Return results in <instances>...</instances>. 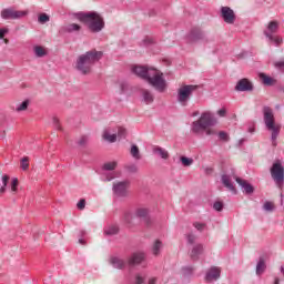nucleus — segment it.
I'll use <instances>...</instances> for the list:
<instances>
[{
  "label": "nucleus",
  "instance_id": "63",
  "mask_svg": "<svg viewBox=\"0 0 284 284\" xmlns=\"http://www.w3.org/2000/svg\"><path fill=\"white\" fill-rule=\"evenodd\" d=\"M150 17H154V13H150Z\"/></svg>",
  "mask_w": 284,
  "mask_h": 284
},
{
  "label": "nucleus",
  "instance_id": "18",
  "mask_svg": "<svg viewBox=\"0 0 284 284\" xmlns=\"http://www.w3.org/2000/svg\"><path fill=\"white\" fill-rule=\"evenodd\" d=\"M201 254H203V244H196L191 251V260L199 261V256H201Z\"/></svg>",
  "mask_w": 284,
  "mask_h": 284
},
{
  "label": "nucleus",
  "instance_id": "38",
  "mask_svg": "<svg viewBox=\"0 0 284 284\" xmlns=\"http://www.w3.org/2000/svg\"><path fill=\"white\" fill-rule=\"evenodd\" d=\"M38 21L39 23L43 24V23H48V21H50V16H48V13H41L38 17Z\"/></svg>",
  "mask_w": 284,
  "mask_h": 284
},
{
  "label": "nucleus",
  "instance_id": "43",
  "mask_svg": "<svg viewBox=\"0 0 284 284\" xmlns=\"http://www.w3.org/2000/svg\"><path fill=\"white\" fill-rule=\"evenodd\" d=\"M118 136L119 139H125V136H128V131L125 130V128H119L118 129Z\"/></svg>",
  "mask_w": 284,
  "mask_h": 284
},
{
  "label": "nucleus",
  "instance_id": "7",
  "mask_svg": "<svg viewBox=\"0 0 284 284\" xmlns=\"http://www.w3.org/2000/svg\"><path fill=\"white\" fill-rule=\"evenodd\" d=\"M271 176L273 181L276 183V185H282L284 183V168L281 161H276L273 163L271 168Z\"/></svg>",
  "mask_w": 284,
  "mask_h": 284
},
{
  "label": "nucleus",
  "instance_id": "55",
  "mask_svg": "<svg viewBox=\"0 0 284 284\" xmlns=\"http://www.w3.org/2000/svg\"><path fill=\"white\" fill-rule=\"evenodd\" d=\"M144 282H145V280L141 275L135 276L136 284H143Z\"/></svg>",
  "mask_w": 284,
  "mask_h": 284
},
{
  "label": "nucleus",
  "instance_id": "31",
  "mask_svg": "<svg viewBox=\"0 0 284 284\" xmlns=\"http://www.w3.org/2000/svg\"><path fill=\"white\" fill-rule=\"evenodd\" d=\"M9 181H10V175L2 176V186L0 187V194H6V187H8Z\"/></svg>",
  "mask_w": 284,
  "mask_h": 284
},
{
  "label": "nucleus",
  "instance_id": "51",
  "mask_svg": "<svg viewBox=\"0 0 284 284\" xmlns=\"http://www.w3.org/2000/svg\"><path fill=\"white\" fill-rule=\"evenodd\" d=\"M120 90H121V94H123V92H125V90H128V83L121 82L120 83Z\"/></svg>",
  "mask_w": 284,
  "mask_h": 284
},
{
  "label": "nucleus",
  "instance_id": "6",
  "mask_svg": "<svg viewBox=\"0 0 284 284\" xmlns=\"http://www.w3.org/2000/svg\"><path fill=\"white\" fill-rule=\"evenodd\" d=\"M199 90L197 85L194 84H184L178 90V101L181 105H187V101H190V97H192L193 92Z\"/></svg>",
  "mask_w": 284,
  "mask_h": 284
},
{
  "label": "nucleus",
  "instance_id": "50",
  "mask_svg": "<svg viewBox=\"0 0 284 284\" xmlns=\"http://www.w3.org/2000/svg\"><path fill=\"white\" fill-rule=\"evenodd\" d=\"M85 143H88V136L83 135L80 138L79 142H78V145H85Z\"/></svg>",
  "mask_w": 284,
  "mask_h": 284
},
{
  "label": "nucleus",
  "instance_id": "36",
  "mask_svg": "<svg viewBox=\"0 0 284 284\" xmlns=\"http://www.w3.org/2000/svg\"><path fill=\"white\" fill-rule=\"evenodd\" d=\"M30 168V158L24 156L21 159V170H23V172L28 171V169Z\"/></svg>",
  "mask_w": 284,
  "mask_h": 284
},
{
  "label": "nucleus",
  "instance_id": "24",
  "mask_svg": "<svg viewBox=\"0 0 284 284\" xmlns=\"http://www.w3.org/2000/svg\"><path fill=\"white\" fill-rule=\"evenodd\" d=\"M105 236H115V234H119V226L118 225H111L104 229Z\"/></svg>",
  "mask_w": 284,
  "mask_h": 284
},
{
  "label": "nucleus",
  "instance_id": "29",
  "mask_svg": "<svg viewBox=\"0 0 284 284\" xmlns=\"http://www.w3.org/2000/svg\"><path fill=\"white\" fill-rule=\"evenodd\" d=\"M131 156H133V159H135L136 161H140L141 159L139 146H136L135 144L131 146Z\"/></svg>",
  "mask_w": 284,
  "mask_h": 284
},
{
  "label": "nucleus",
  "instance_id": "2",
  "mask_svg": "<svg viewBox=\"0 0 284 284\" xmlns=\"http://www.w3.org/2000/svg\"><path fill=\"white\" fill-rule=\"evenodd\" d=\"M103 59V51H98L97 49H92L91 51H87L83 54H80L75 62V70L81 72V74H91L92 67L94 63H99L100 60Z\"/></svg>",
  "mask_w": 284,
  "mask_h": 284
},
{
  "label": "nucleus",
  "instance_id": "4",
  "mask_svg": "<svg viewBox=\"0 0 284 284\" xmlns=\"http://www.w3.org/2000/svg\"><path fill=\"white\" fill-rule=\"evenodd\" d=\"M263 114H264L265 125H266L267 130H270V132H272L271 141L273 143V146L276 148V139H278V134H281V125L275 124L274 111H272V108L264 106Z\"/></svg>",
  "mask_w": 284,
  "mask_h": 284
},
{
  "label": "nucleus",
  "instance_id": "27",
  "mask_svg": "<svg viewBox=\"0 0 284 284\" xmlns=\"http://www.w3.org/2000/svg\"><path fill=\"white\" fill-rule=\"evenodd\" d=\"M216 136H217L219 141H222V143H229V141H230V134L225 131H219L216 133Z\"/></svg>",
  "mask_w": 284,
  "mask_h": 284
},
{
  "label": "nucleus",
  "instance_id": "40",
  "mask_svg": "<svg viewBox=\"0 0 284 284\" xmlns=\"http://www.w3.org/2000/svg\"><path fill=\"white\" fill-rule=\"evenodd\" d=\"M263 210H265V212H274V203L266 201L263 205Z\"/></svg>",
  "mask_w": 284,
  "mask_h": 284
},
{
  "label": "nucleus",
  "instance_id": "32",
  "mask_svg": "<svg viewBox=\"0 0 284 284\" xmlns=\"http://www.w3.org/2000/svg\"><path fill=\"white\" fill-rule=\"evenodd\" d=\"M103 139L109 143H116V134H110L108 131L103 133Z\"/></svg>",
  "mask_w": 284,
  "mask_h": 284
},
{
  "label": "nucleus",
  "instance_id": "5",
  "mask_svg": "<svg viewBox=\"0 0 284 284\" xmlns=\"http://www.w3.org/2000/svg\"><path fill=\"white\" fill-rule=\"evenodd\" d=\"M214 125H216V119L211 113L204 112L197 121L192 123V132H194V134H199L201 130H207V128H212Z\"/></svg>",
  "mask_w": 284,
  "mask_h": 284
},
{
  "label": "nucleus",
  "instance_id": "28",
  "mask_svg": "<svg viewBox=\"0 0 284 284\" xmlns=\"http://www.w3.org/2000/svg\"><path fill=\"white\" fill-rule=\"evenodd\" d=\"M267 32L268 34H274L278 31V22L277 21H271L267 26Z\"/></svg>",
  "mask_w": 284,
  "mask_h": 284
},
{
  "label": "nucleus",
  "instance_id": "47",
  "mask_svg": "<svg viewBox=\"0 0 284 284\" xmlns=\"http://www.w3.org/2000/svg\"><path fill=\"white\" fill-rule=\"evenodd\" d=\"M77 207H78V210H85V199H81V200L77 203Z\"/></svg>",
  "mask_w": 284,
  "mask_h": 284
},
{
  "label": "nucleus",
  "instance_id": "42",
  "mask_svg": "<svg viewBox=\"0 0 284 284\" xmlns=\"http://www.w3.org/2000/svg\"><path fill=\"white\" fill-rule=\"evenodd\" d=\"M213 210H215V212H223V202L221 201L214 202Z\"/></svg>",
  "mask_w": 284,
  "mask_h": 284
},
{
  "label": "nucleus",
  "instance_id": "35",
  "mask_svg": "<svg viewBox=\"0 0 284 284\" xmlns=\"http://www.w3.org/2000/svg\"><path fill=\"white\" fill-rule=\"evenodd\" d=\"M260 77L265 85H272V83H274V79L265 73H261Z\"/></svg>",
  "mask_w": 284,
  "mask_h": 284
},
{
  "label": "nucleus",
  "instance_id": "34",
  "mask_svg": "<svg viewBox=\"0 0 284 284\" xmlns=\"http://www.w3.org/2000/svg\"><path fill=\"white\" fill-rule=\"evenodd\" d=\"M124 170H126L129 174H136L139 172V166H136V164H126Z\"/></svg>",
  "mask_w": 284,
  "mask_h": 284
},
{
  "label": "nucleus",
  "instance_id": "54",
  "mask_svg": "<svg viewBox=\"0 0 284 284\" xmlns=\"http://www.w3.org/2000/svg\"><path fill=\"white\" fill-rule=\"evenodd\" d=\"M143 43H144V45H150V44L154 43V39H152V38H145V39L143 40Z\"/></svg>",
  "mask_w": 284,
  "mask_h": 284
},
{
  "label": "nucleus",
  "instance_id": "45",
  "mask_svg": "<svg viewBox=\"0 0 284 284\" xmlns=\"http://www.w3.org/2000/svg\"><path fill=\"white\" fill-rule=\"evenodd\" d=\"M132 219H134V216H132L131 213L124 214V223H126L128 225H132Z\"/></svg>",
  "mask_w": 284,
  "mask_h": 284
},
{
  "label": "nucleus",
  "instance_id": "26",
  "mask_svg": "<svg viewBox=\"0 0 284 284\" xmlns=\"http://www.w3.org/2000/svg\"><path fill=\"white\" fill-rule=\"evenodd\" d=\"M264 34L267 39H270V41H273L275 43V45H281V43H283V39L278 38V37H274L272 33L264 31Z\"/></svg>",
  "mask_w": 284,
  "mask_h": 284
},
{
  "label": "nucleus",
  "instance_id": "1",
  "mask_svg": "<svg viewBox=\"0 0 284 284\" xmlns=\"http://www.w3.org/2000/svg\"><path fill=\"white\" fill-rule=\"evenodd\" d=\"M132 72L143 81H146V83L154 88L156 92L163 93L168 90V81H165L163 72L156 68L149 65H134L132 68Z\"/></svg>",
  "mask_w": 284,
  "mask_h": 284
},
{
  "label": "nucleus",
  "instance_id": "21",
  "mask_svg": "<svg viewBox=\"0 0 284 284\" xmlns=\"http://www.w3.org/2000/svg\"><path fill=\"white\" fill-rule=\"evenodd\" d=\"M267 270V265L265 264V257L261 256L256 264V274L261 276Z\"/></svg>",
  "mask_w": 284,
  "mask_h": 284
},
{
  "label": "nucleus",
  "instance_id": "52",
  "mask_svg": "<svg viewBox=\"0 0 284 284\" xmlns=\"http://www.w3.org/2000/svg\"><path fill=\"white\" fill-rule=\"evenodd\" d=\"M53 125L55 130H61V124L59 123V120L57 118H53Z\"/></svg>",
  "mask_w": 284,
  "mask_h": 284
},
{
  "label": "nucleus",
  "instance_id": "39",
  "mask_svg": "<svg viewBox=\"0 0 284 284\" xmlns=\"http://www.w3.org/2000/svg\"><path fill=\"white\" fill-rule=\"evenodd\" d=\"M34 52H36V55L39 58L45 57L47 54L45 49H43V47H36Z\"/></svg>",
  "mask_w": 284,
  "mask_h": 284
},
{
  "label": "nucleus",
  "instance_id": "33",
  "mask_svg": "<svg viewBox=\"0 0 284 284\" xmlns=\"http://www.w3.org/2000/svg\"><path fill=\"white\" fill-rule=\"evenodd\" d=\"M28 105H30V100H24L16 108V112H26V110H28Z\"/></svg>",
  "mask_w": 284,
  "mask_h": 284
},
{
  "label": "nucleus",
  "instance_id": "60",
  "mask_svg": "<svg viewBox=\"0 0 284 284\" xmlns=\"http://www.w3.org/2000/svg\"><path fill=\"white\" fill-rule=\"evenodd\" d=\"M197 114H199V111L194 112V113H193V116H197Z\"/></svg>",
  "mask_w": 284,
  "mask_h": 284
},
{
  "label": "nucleus",
  "instance_id": "15",
  "mask_svg": "<svg viewBox=\"0 0 284 284\" xmlns=\"http://www.w3.org/2000/svg\"><path fill=\"white\" fill-rule=\"evenodd\" d=\"M235 181L242 187L244 194H254V186L247 180L236 178Z\"/></svg>",
  "mask_w": 284,
  "mask_h": 284
},
{
  "label": "nucleus",
  "instance_id": "64",
  "mask_svg": "<svg viewBox=\"0 0 284 284\" xmlns=\"http://www.w3.org/2000/svg\"><path fill=\"white\" fill-rule=\"evenodd\" d=\"M6 43H8V40H4Z\"/></svg>",
  "mask_w": 284,
  "mask_h": 284
},
{
  "label": "nucleus",
  "instance_id": "10",
  "mask_svg": "<svg viewBox=\"0 0 284 284\" xmlns=\"http://www.w3.org/2000/svg\"><path fill=\"white\" fill-rule=\"evenodd\" d=\"M128 187H130V181H122L113 184V193L115 196H128Z\"/></svg>",
  "mask_w": 284,
  "mask_h": 284
},
{
  "label": "nucleus",
  "instance_id": "8",
  "mask_svg": "<svg viewBox=\"0 0 284 284\" xmlns=\"http://www.w3.org/2000/svg\"><path fill=\"white\" fill-rule=\"evenodd\" d=\"M1 17L4 20H17L23 19V17H28V11H19L14 8H7L1 11Z\"/></svg>",
  "mask_w": 284,
  "mask_h": 284
},
{
  "label": "nucleus",
  "instance_id": "41",
  "mask_svg": "<svg viewBox=\"0 0 284 284\" xmlns=\"http://www.w3.org/2000/svg\"><path fill=\"white\" fill-rule=\"evenodd\" d=\"M18 187H19V179L14 178L12 179V182H11V192L17 194Z\"/></svg>",
  "mask_w": 284,
  "mask_h": 284
},
{
  "label": "nucleus",
  "instance_id": "22",
  "mask_svg": "<svg viewBox=\"0 0 284 284\" xmlns=\"http://www.w3.org/2000/svg\"><path fill=\"white\" fill-rule=\"evenodd\" d=\"M161 250H163V242H161V240H155L152 246L153 256H159V254H161Z\"/></svg>",
  "mask_w": 284,
  "mask_h": 284
},
{
  "label": "nucleus",
  "instance_id": "19",
  "mask_svg": "<svg viewBox=\"0 0 284 284\" xmlns=\"http://www.w3.org/2000/svg\"><path fill=\"white\" fill-rule=\"evenodd\" d=\"M142 99L146 105H150V103H154V94L151 93L148 89L141 90Z\"/></svg>",
  "mask_w": 284,
  "mask_h": 284
},
{
  "label": "nucleus",
  "instance_id": "56",
  "mask_svg": "<svg viewBox=\"0 0 284 284\" xmlns=\"http://www.w3.org/2000/svg\"><path fill=\"white\" fill-rule=\"evenodd\" d=\"M217 114H219V116H225V114H227V110H225V109H220V110L217 111Z\"/></svg>",
  "mask_w": 284,
  "mask_h": 284
},
{
  "label": "nucleus",
  "instance_id": "57",
  "mask_svg": "<svg viewBox=\"0 0 284 284\" xmlns=\"http://www.w3.org/2000/svg\"><path fill=\"white\" fill-rule=\"evenodd\" d=\"M148 284H156V277H153V278L149 280Z\"/></svg>",
  "mask_w": 284,
  "mask_h": 284
},
{
  "label": "nucleus",
  "instance_id": "11",
  "mask_svg": "<svg viewBox=\"0 0 284 284\" xmlns=\"http://www.w3.org/2000/svg\"><path fill=\"white\" fill-rule=\"evenodd\" d=\"M221 18L224 23L232 26L234 21H236V13H234V10L230 7H221Z\"/></svg>",
  "mask_w": 284,
  "mask_h": 284
},
{
  "label": "nucleus",
  "instance_id": "30",
  "mask_svg": "<svg viewBox=\"0 0 284 284\" xmlns=\"http://www.w3.org/2000/svg\"><path fill=\"white\" fill-rule=\"evenodd\" d=\"M116 162H106L103 164L102 170H105L106 172H112V170H116Z\"/></svg>",
  "mask_w": 284,
  "mask_h": 284
},
{
  "label": "nucleus",
  "instance_id": "14",
  "mask_svg": "<svg viewBox=\"0 0 284 284\" xmlns=\"http://www.w3.org/2000/svg\"><path fill=\"white\" fill-rule=\"evenodd\" d=\"M145 258L146 255L144 252H134L128 258V265H130L131 267H134V265H141L143 261H145Z\"/></svg>",
  "mask_w": 284,
  "mask_h": 284
},
{
  "label": "nucleus",
  "instance_id": "61",
  "mask_svg": "<svg viewBox=\"0 0 284 284\" xmlns=\"http://www.w3.org/2000/svg\"><path fill=\"white\" fill-rule=\"evenodd\" d=\"M80 234H81V236H84V234H85V231H81V233H80Z\"/></svg>",
  "mask_w": 284,
  "mask_h": 284
},
{
  "label": "nucleus",
  "instance_id": "53",
  "mask_svg": "<svg viewBox=\"0 0 284 284\" xmlns=\"http://www.w3.org/2000/svg\"><path fill=\"white\" fill-rule=\"evenodd\" d=\"M8 32H10V31L6 28L0 29V39H3V37H6V34H8Z\"/></svg>",
  "mask_w": 284,
  "mask_h": 284
},
{
  "label": "nucleus",
  "instance_id": "46",
  "mask_svg": "<svg viewBox=\"0 0 284 284\" xmlns=\"http://www.w3.org/2000/svg\"><path fill=\"white\" fill-rule=\"evenodd\" d=\"M182 272L184 273L185 276H190L194 272V267L192 266H185L182 268Z\"/></svg>",
  "mask_w": 284,
  "mask_h": 284
},
{
  "label": "nucleus",
  "instance_id": "25",
  "mask_svg": "<svg viewBox=\"0 0 284 284\" xmlns=\"http://www.w3.org/2000/svg\"><path fill=\"white\" fill-rule=\"evenodd\" d=\"M153 152H154V154H159L161 156V159H170V153H168V151H165L161 146L154 148Z\"/></svg>",
  "mask_w": 284,
  "mask_h": 284
},
{
  "label": "nucleus",
  "instance_id": "16",
  "mask_svg": "<svg viewBox=\"0 0 284 284\" xmlns=\"http://www.w3.org/2000/svg\"><path fill=\"white\" fill-rule=\"evenodd\" d=\"M135 217L141 219L146 225H151L150 215L148 209H138L135 211Z\"/></svg>",
  "mask_w": 284,
  "mask_h": 284
},
{
  "label": "nucleus",
  "instance_id": "17",
  "mask_svg": "<svg viewBox=\"0 0 284 284\" xmlns=\"http://www.w3.org/2000/svg\"><path fill=\"white\" fill-rule=\"evenodd\" d=\"M109 263L115 270H125V262L123 258H120L118 256H111Z\"/></svg>",
  "mask_w": 284,
  "mask_h": 284
},
{
  "label": "nucleus",
  "instance_id": "20",
  "mask_svg": "<svg viewBox=\"0 0 284 284\" xmlns=\"http://www.w3.org/2000/svg\"><path fill=\"white\" fill-rule=\"evenodd\" d=\"M222 183H223L224 187H227V190H230V192H233V194H236V187L230 180V175H225V174L222 175Z\"/></svg>",
  "mask_w": 284,
  "mask_h": 284
},
{
  "label": "nucleus",
  "instance_id": "3",
  "mask_svg": "<svg viewBox=\"0 0 284 284\" xmlns=\"http://www.w3.org/2000/svg\"><path fill=\"white\" fill-rule=\"evenodd\" d=\"M75 17L78 20H80L81 23L88 26L90 32H101V30L105 28V21H103V17H101V14H99L97 11L79 12L75 14Z\"/></svg>",
  "mask_w": 284,
  "mask_h": 284
},
{
  "label": "nucleus",
  "instance_id": "58",
  "mask_svg": "<svg viewBox=\"0 0 284 284\" xmlns=\"http://www.w3.org/2000/svg\"><path fill=\"white\" fill-rule=\"evenodd\" d=\"M79 243H80V245H85V240L80 239V240H79Z\"/></svg>",
  "mask_w": 284,
  "mask_h": 284
},
{
  "label": "nucleus",
  "instance_id": "49",
  "mask_svg": "<svg viewBox=\"0 0 284 284\" xmlns=\"http://www.w3.org/2000/svg\"><path fill=\"white\" fill-rule=\"evenodd\" d=\"M193 226L197 229L199 232H203V227H205V224L195 222L193 223Z\"/></svg>",
  "mask_w": 284,
  "mask_h": 284
},
{
  "label": "nucleus",
  "instance_id": "9",
  "mask_svg": "<svg viewBox=\"0 0 284 284\" xmlns=\"http://www.w3.org/2000/svg\"><path fill=\"white\" fill-rule=\"evenodd\" d=\"M187 43H197V41H205V32L199 27H193L186 34Z\"/></svg>",
  "mask_w": 284,
  "mask_h": 284
},
{
  "label": "nucleus",
  "instance_id": "12",
  "mask_svg": "<svg viewBox=\"0 0 284 284\" xmlns=\"http://www.w3.org/2000/svg\"><path fill=\"white\" fill-rule=\"evenodd\" d=\"M236 92H252L254 91V84L247 78L241 79L235 85Z\"/></svg>",
  "mask_w": 284,
  "mask_h": 284
},
{
  "label": "nucleus",
  "instance_id": "59",
  "mask_svg": "<svg viewBox=\"0 0 284 284\" xmlns=\"http://www.w3.org/2000/svg\"><path fill=\"white\" fill-rule=\"evenodd\" d=\"M278 283H280L278 277H275V282H274V284H278Z\"/></svg>",
  "mask_w": 284,
  "mask_h": 284
},
{
  "label": "nucleus",
  "instance_id": "44",
  "mask_svg": "<svg viewBox=\"0 0 284 284\" xmlns=\"http://www.w3.org/2000/svg\"><path fill=\"white\" fill-rule=\"evenodd\" d=\"M186 241L189 243V245H194V241H196V235L190 233L186 235Z\"/></svg>",
  "mask_w": 284,
  "mask_h": 284
},
{
  "label": "nucleus",
  "instance_id": "13",
  "mask_svg": "<svg viewBox=\"0 0 284 284\" xmlns=\"http://www.w3.org/2000/svg\"><path fill=\"white\" fill-rule=\"evenodd\" d=\"M220 278H221V267L219 266L210 267L204 277L206 283H212L213 281H219Z\"/></svg>",
  "mask_w": 284,
  "mask_h": 284
},
{
  "label": "nucleus",
  "instance_id": "23",
  "mask_svg": "<svg viewBox=\"0 0 284 284\" xmlns=\"http://www.w3.org/2000/svg\"><path fill=\"white\" fill-rule=\"evenodd\" d=\"M63 32H68L69 34L72 32H79L81 30V26L77 23H70L62 28Z\"/></svg>",
  "mask_w": 284,
  "mask_h": 284
},
{
  "label": "nucleus",
  "instance_id": "62",
  "mask_svg": "<svg viewBox=\"0 0 284 284\" xmlns=\"http://www.w3.org/2000/svg\"><path fill=\"white\" fill-rule=\"evenodd\" d=\"M106 181H112V178H108Z\"/></svg>",
  "mask_w": 284,
  "mask_h": 284
},
{
  "label": "nucleus",
  "instance_id": "48",
  "mask_svg": "<svg viewBox=\"0 0 284 284\" xmlns=\"http://www.w3.org/2000/svg\"><path fill=\"white\" fill-rule=\"evenodd\" d=\"M205 132H206V136H216L217 134L216 130L210 129V128L205 129Z\"/></svg>",
  "mask_w": 284,
  "mask_h": 284
},
{
  "label": "nucleus",
  "instance_id": "37",
  "mask_svg": "<svg viewBox=\"0 0 284 284\" xmlns=\"http://www.w3.org/2000/svg\"><path fill=\"white\" fill-rule=\"evenodd\" d=\"M180 161H181L182 165H184V168H190V165H192V163H194V160L192 158H186V156H181Z\"/></svg>",
  "mask_w": 284,
  "mask_h": 284
}]
</instances>
